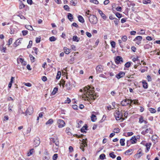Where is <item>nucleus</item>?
Masks as SVG:
<instances>
[{
	"label": "nucleus",
	"instance_id": "obj_64",
	"mask_svg": "<svg viewBox=\"0 0 160 160\" xmlns=\"http://www.w3.org/2000/svg\"><path fill=\"white\" fill-rule=\"evenodd\" d=\"M42 80L43 81L45 82L47 80V78L45 76H43L42 78Z\"/></svg>",
	"mask_w": 160,
	"mask_h": 160
},
{
	"label": "nucleus",
	"instance_id": "obj_58",
	"mask_svg": "<svg viewBox=\"0 0 160 160\" xmlns=\"http://www.w3.org/2000/svg\"><path fill=\"white\" fill-rule=\"evenodd\" d=\"M24 85L27 87H30L32 86V84L30 83H23Z\"/></svg>",
	"mask_w": 160,
	"mask_h": 160
},
{
	"label": "nucleus",
	"instance_id": "obj_13",
	"mask_svg": "<svg viewBox=\"0 0 160 160\" xmlns=\"http://www.w3.org/2000/svg\"><path fill=\"white\" fill-rule=\"evenodd\" d=\"M98 12L101 15L102 17L104 20H105L107 18L106 16L102 12L100 9L98 10Z\"/></svg>",
	"mask_w": 160,
	"mask_h": 160
},
{
	"label": "nucleus",
	"instance_id": "obj_48",
	"mask_svg": "<svg viewBox=\"0 0 160 160\" xmlns=\"http://www.w3.org/2000/svg\"><path fill=\"white\" fill-rule=\"evenodd\" d=\"M116 16L118 18H120L122 17V15L119 12H116Z\"/></svg>",
	"mask_w": 160,
	"mask_h": 160
},
{
	"label": "nucleus",
	"instance_id": "obj_61",
	"mask_svg": "<svg viewBox=\"0 0 160 160\" xmlns=\"http://www.w3.org/2000/svg\"><path fill=\"white\" fill-rule=\"evenodd\" d=\"M86 34L87 36L89 38H91L92 37V35L91 33L88 32H86Z\"/></svg>",
	"mask_w": 160,
	"mask_h": 160
},
{
	"label": "nucleus",
	"instance_id": "obj_50",
	"mask_svg": "<svg viewBox=\"0 0 160 160\" xmlns=\"http://www.w3.org/2000/svg\"><path fill=\"white\" fill-rule=\"evenodd\" d=\"M131 144H132V142L130 139L129 140H127V145L128 147H129Z\"/></svg>",
	"mask_w": 160,
	"mask_h": 160
},
{
	"label": "nucleus",
	"instance_id": "obj_42",
	"mask_svg": "<svg viewBox=\"0 0 160 160\" xmlns=\"http://www.w3.org/2000/svg\"><path fill=\"white\" fill-rule=\"evenodd\" d=\"M33 151H34L33 149H31L30 150L29 152L28 153V156H30L32 154V153L33 152Z\"/></svg>",
	"mask_w": 160,
	"mask_h": 160
},
{
	"label": "nucleus",
	"instance_id": "obj_55",
	"mask_svg": "<svg viewBox=\"0 0 160 160\" xmlns=\"http://www.w3.org/2000/svg\"><path fill=\"white\" fill-rule=\"evenodd\" d=\"M71 100L69 98H67V100H66L65 101V103H69L71 102Z\"/></svg>",
	"mask_w": 160,
	"mask_h": 160
},
{
	"label": "nucleus",
	"instance_id": "obj_11",
	"mask_svg": "<svg viewBox=\"0 0 160 160\" xmlns=\"http://www.w3.org/2000/svg\"><path fill=\"white\" fill-rule=\"evenodd\" d=\"M115 62L117 64H118L119 63H121L123 62V59L120 56H117L116 57L115 59Z\"/></svg>",
	"mask_w": 160,
	"mask_h": 160
},
{
	"label": "nucleus",
	"instance_id": "obj_35",
	"mask_svg": "<svg viewBox=\"0 0 160 160\" xmlns=\"http://www.w3.org/2000/svg\"><path fill=\"white\" fill-rule=\"evenodd\" d=\"M50 158V156L49 154H47L46 155H45L44 157V160H48Z\"/></svg>",
	"mask_w": 160,
	"mask_h": 160
},
{
	"label": "nucleus",
	"instance_id": "obj_59",
	"mask_svg": "<svg viewBox=\"0 0 160 160\" xmlns=\"http://www.w3.org/2000/svg\"><path fill=\"white\" fill-rule=\"evenodd\" d=\"M63 8L64 9L67 11H69V7L67 5H65L64 6Z\"/></svg>",
	"mask_w": 160,
	"mask_h": 160
},
{
	"label": "nucleus",
	"instance_id": "obj_53",
	"mask_svg": "<svg viewBox=\"0 0 160 160\" xmlns=\"http://www.w3.org/2000/svg\"><path fill=\"white\" fill-rule=\"evenodd\" d=\"M111 45L112 47L113 48H114L115 47V45H116V43H115V42H114V41H112L111 42Z\"/></svg>",
	"mask_w": 160,
	"mask_h": 160
},
{
	"label": "nucleus",
	"instance_id": "obj_21",
	"mask_svg": "<svg viewBox=\"0 0 160 160\" xmlns=\"http://www.w3.org/2000/svg\"><path fill=\"white\" fill-rule=\"evenodd\" d=\"M91 118L92 121L93 122H95L97 119L96 116L94 114H92Z\"/></svg>",
	"mask_w": 160,
	"mask_h": 160
},
{
	"label": "nucleus",
	"instance_id": "obj_39",
	"mask_svg": "<svg viewBox=\"0 0 160 160\" xmlns=\"http://www.w3.org/2000/svg\"><path fill=\"white\" fill-rule=\"evenodd\" d=\"M151 1L150 0H143L142 2L144 4H147L148 3H150Z\"/></svg>",
	"mask_w": 160,
	"mask_h": 160
},
{
	"label": "nucleus",
	"instance_id": "obj_15",
	"mask_svg": "<svg viewBox=\"0 0 160 160\" xmlns=\"http://www.w3.org/2000/svg\"><path fill=\"white\" fill-rule=\"evenodd\" d=\"M78 21L82 23H83L84 22V20L83 18L80 15H79L78 16Z\"/></svg>",
	"mask_w": 160,
	"mask_h": 160
},
{
	"label": "nucleus",
	"instance_id": "obj_27",
	"mask_svg": "<svg viewBox=\"0 0 160 160\" xmlns=\"http://www.w3.org/2000/svg\"><path fill=\"white\" fill-rule=\"evenodd\" d=\"M66 87L67 88L68 90H69L71 89V85L70 82H68L66 84Z\"/></svg>",
	"mask_w": 160,
	"mask_h": 160
},
{
	"label": "nucleus",
	"instance_id": "obj_41",
	"mask_svg": "<svg viewBox=\"0 0 160 160\" xmlns=\"http://www.w3.org/2000/svg\"><path fill=\"white\" fill-rule=\"evenodd\" d=\"M66 132L68 135L71 134V133L70 132V129L69 128H67L66 130Z\"/></svg>",
	"mask_w": 160,
	"mask_h": 160
},
{
	"label": "nucleus",
	"instance_id": "obj_12",
	"mask_svg": "<svg viewBox=\"0 0 160 160\" xmlns=\"http://www.w3.org/2000/svg\"><path fill=\"white\" fill-rule=\"evenodd\" d=\"M18 63H21L23 65H26L27 64L26 62H25L24 59L22 58H19L17 59Z\"/></svg>",
	"mask_w": 160,
	"mask_h": 160
},
{
	"label": "nucleus",
	"instance_id": "obj_8",
	"mask_svg": "<svg viewBox=\"0 0 160 160\" xmlns=\"http://www.w3.org/2000/svg\"><path fill=\"white\" fill-rule=\"evenodd\" d=\"M58 127L59 128L63 127L65 125V122L64 121L61 119H59L58 121Z\"/></svg>",
	"mask_w": 160,
	"mask_h": 160
},
{
	"label": "nucleus",
	"instance_id": "obj_44",
	"mask_svg": "<svg viewBox=\"0 0 160 160\" xmlns=\"http://www.w3.org/2000/svg\"><path fill=\"white\" fill-rule=\"evenodd\" d=\"M56 40V39L54 36H52L49 38V40L50 41H54Z\"/></svg>",
	"mask_w": 160,
	"mask_h": 160
},
{
	"label": "nucleus",
	"instance_id": "obj_32",
	"mask_svg": "<svg viewBox=\"0 0 160 160\" xmlns=\"http://www.w3.org/2000/svg\"><path fill=\"white\" fill-rule=\"evenodd\" d=\"M151 145V144L150 143H147L145 145L148 151H149Z\"/></svg>",
	"mask_w": 160,
	"mask_h": 160
},
{
	"label": "nucleus",
	"instance_id": "obj_36",
	"mask_svg": "<svg viewBox=\"0 0 160 160\" xmlns=\"http://www.w3.org/2000/svg\"><path fill=\"white\" fill-rule=\"evenodd\" d=\"M105 155L104 154H102L99 156V158L102 160H103L105 158Z\"/></svg>",
	"mask_w": 160,
	"mask_h": 160
},
{
	"label": "nucleus",
	"instance_id": "obj_51",
	"mask_svg": "<svg viewBox=\"0 0 160 160\" xmlns=\"http://www.w3.org/2000/svg\"><path fill=\"white\" fill-rule=\"evenodd\" d=\"M90 2L95 4H98L99 3L98 1L97 0H90Z\"/></svg>",
	"mask_w": 160,
	"mask_h": 160
},
{
	"label": "nucleus",
	"instance_id": "obj_33",
	"mask_svg": "<svg viewBox=\"0 0 160 160\" xmlns=\"http://www.w3.org/2000/svg\"><path fill=\"white\" fill-rule=\"evenodd\" d=\"M61 72L60 71H58L56 76V78L57 79H59L61 77Z\"/></svg>",
	"mask_w": 160,
	"mask_h": 160
},
{
	"label": "nucleus",
	"instance_id": "obj_10",
	"mask_svg": "<svg viewBox=\"0 0 160 160\" xmlns=\"http://www.w3.org/2000/svg\"><path fill=\"white\" fill-rule=\"evenodd\" d=\"M125 75V73L121 71L118 74L116 75L115 77L118 79H119L121 78L124 77Z\"/></svg>",
	"mask_w": 160,
	"mask_h": 160
},
{
	"label": "nucleus",
	"instance_id": "obj_49",
	"mask_svg": "<svg viewBox=\"0 0 160 160\" xmlns=\"http://www.w3.org/2000/svg\"><path fill=\"white\" fill-rule=\"evenodd\" d=\"M149 110L150 112H151L152 113H154L156 111L154 108H150L149 109Z\"/></svg>",
	"mask_w": 160,
	"mask_h": 160
},
{
	"label": "nucleus",
	"instance_id": "obj_57",
	"mask_svg": "<svg viewBox=\"0 0 160 160\" xmlns=\"http://www.w3.org/2000/svg\"><path fill=\"white\" fill-rule=\"evenodd\" d=\"M32 44V41H30L29 42V44L27 46L28 48H31Z\"/></svg>",
	"mask_w": 160,
	"mask_h": 160
},
{
	"label": "nucleus",
	"instance_id": "obj_56",
	"mask_svg": "<svg viewBox=\"0 0 160 160\" xmlns=\"http://www.w3.org/2000/svg\"><path fill=\"white\" fill-rule=\"evenodd\" d=\"M12 38H10L8 41V45L9 46L12 43Z\"/></svg>",
	"mask_w": 160,
	"mask_h": 160
},
{
	"label": "nucleus",
	"instance_id": "obj_14",
	"mask_svg": "<svg viewBox=\"0 0 160 160\" xmlns=\"http://www.w3.org/2000/svg\"><path fill=\"white\" fill-rule=\"evenodd\" d=\"M64 52L67 54H69L70 52L71 49L67 48L66 47H64L63 48Z\"/></svg>",
	"mask_w": 160,
	"mask_h": 160
},
{
	"label": "nucleus",
	"instance_id": "obj_17",
	"mask_svg": "<svg viewBox=\"0 0 160 160\" xmlns=\"http://www.w3.org/2000/svg\"><path fill=\"white\" fill-rule=\"evenodd\" d=\"M130 140L132 142V144L135 143L137 141V140L135 136L132 137Z\"/></svg>",
	"mask_w": 160,
	"mask_h": 160
},
{
	"label": "nucleus",
	"instance_id": "obj_31",
	"mask_svg": "<svg viewBox=\"0 0 160 160\" xmlns=\"http://www.w3.org/2000/svg\"><path fill=\"white\" fill-rule=\"evenodd\" d=\"M158 137L156 135H154L152 136V139L153 142H156L157 141Z\"/></svg>",
	"mask_w": 160,
	"mask_h": 160
},
{
	"label": "nucleus",
	"instance_id": "obj_43",
	"mask_svg": "<svg viewBox=\"0 0 160 160\" xmlns=\"http://www.w3.org/2000/svg\"><path fill=\"white\" fill-rule=\"evenodd\" d=\"M127 39V37L126 36H124L122 38V40L124 42H126Z\"/></svg>",
	"mask_w": 160,
	"mask_h": 160
},
{
	"label": "nucleus",
	"instance_id": "obj_6",
	"mask_svg": "<svg viewBox=\"0 0 160 160\" xmlns=\"http://www.w3.org/2000/svg\"><path fill=\"white\" fill-rule=\"evenodd\" d=\"M33 108L32 106H29L25 112L26 115H31L33 112Z\"/></svg>",
	"mask_w": 160,
	"mask_h": 160
},
{
	"label": "nucleus",
	"instance_id": "obj_18",
	"mask_svg": "<svg viewBox=\"0 0 160 160\" xmlns=\"http://www.w3.org/2000/svg\"><path fill=\"white\" fill-rule=\"evenodd\" d=\"M80 39V38H78L76 36H73V37L72 38L73 41H76L77 42H78L79 41Z\"/></svg>",
	"mask_w": 160,
	"mask_h": 160
},
{
	"label": "nucleus",
	"instance_id": "obj_60",
	"mask_svg": "<svg viewBox=\"0 0 160 160\" xmlns=\"http://www.w3.org/2000/svg\"><path fill=\"white\" fill-rule=\"evenodd\" d=\"M143 121V118L142 117H141L139 119V122L140 123H142Z\"/></svg>",
	"mask_w": 160,
	"mask_h": 160
},
{
	"label": "nucleus",
	"instance_id": "obj_54",
	"mask_svg": "<svg viewBox=\"0 0 160 160\" xmlns=\"http://www.w3.org/2000/svg\"><path fill=\"white\" fill-rule=\"evenodd\" d=\"M28 32L27 30H23L22 31V33L23 36H25L28 34Z\"/></svg>",
	"mask_w": 160,
	"mask_h": 160
},
{
	"label": "nucleus",
	"instance_id": "obj_23",
	"mask_svg": "<svg viewBox=\"0 0 160 160\" xmlns=\"http://www.w3.org/2000/svg\"><path fill=\"white\" fill-rule=\"evenodd\" d=\"M68 19L71 22L72 21L73 19L72 15L70 13H68Z\"/></svg>",
	"mask_w": 160,
	"mask_h": 160
},
{
	"label": "nucleus",
	"instance_id": "obj_30",
	"mask_svg": "<svg viewBox=\"0 0 160 160\" xmlns=\"http://www.w3.org/2000/svg\"><path fill=\"white\" fill-rule=\"evenodd\" d=\"M146 132L147 133H149L150 134H152L153 133L152 130L151 129V128H149L147 129L146 130Z\"/></svg>",
	"mask_w": 160,
	"mask_h": 160
},
{
	"label": "nucleus",
	"instance_id": "obj_63",
	"mask_svg": "<svg viewBox=\"0 0 160 160\" xmlns=\"http://www.w3.org/2000/svg\"><path fill=\"white\" fill-rule=\"evenodd\" d=\"M82 121H79L78 122V126H77V127L78 128H80V125L82 124Z\"/></svg>",
	"mask_w": 160,
	"mask_h": 160
},
{
	"label": "nucleus",
	"instance_id": "obj_37",
	"mask_svg": "<svg viewBox=\"0 0 160 160\" xmlns=\"http://www.w3.org/2000/svg\"><path fill=\"white\" fill-rule=\"evenodd\" d=\"M109 155L110 157L112 158H114L116 157V155L114 154V152H112L109 154Z\"/></svg>",
	"mask_w": 160,
	"mask_h": 160
},
{
	"label": "nucleus",
	"instance_id": "obj_26",
	"mask_svg": "<svg viewBox=\"0 0 160 160\" xmlns=\"http://www.w3.org/2000/svg\"><path fill=\"white\" fill-rule=\"evenodd\" d=\"M53 122V121L52 119H49L46 123V125H51L52 124Z\"/></svg>",
	"mask_w": 160,
	"mask_h": 160
},
{
	"label": "nucleus",
	"instance_id": "obj_25",
	"mask_svg": "<svg viewBox=\"0 0 160 160\" xmlns=\"http://www.w3.org/2000/svg\"><path fill=\"white\" fill-rule=\"evenodd\" d=\"M125 139L124 138H122L120 139V143L121 145L122 146H124L125 145Z\"/></svg>",
	"mask_w": 160,
	"mask_h": 160
},
{
	"label": "nucleus",
	"instance_id": "obj_47",
	"mask_svg": "<svg viewBox=\"0 0 160 160\" xmlns=\"http://www.w3.org/2000/svg\"><path fill=\"white\" fill-rule=\"evenodd\" d=\"M58 154H54L52 157V159L53 160H56L58 158Z\"/></svg>",
	"mask_w": 160,
	"mask_h": 160
},
{
	"label": "nucleus",
	"instance_id": "obj_1",
	"mask_svg": "<svg viewBox=\"0 0 160 160\" xmlns=\"http://www.w3.org/2000/svg\"><path fill=\"white\" fill-rule=\"evenodd\" d=\"M93 88L90 87L89 86L85 87L83 90L80 89V91L83 92L84 93L82 95V99L84 100H87L91 103L92 100H95L97 97L96 95H93L94 91L93 90Z\"/></svg>",
	"mask_w": 160,
	"mask_h": 160
},
{
	"label": "nucleus",
	"instance_id": "obj_4",
	"mask_svg": "<svg viewBox=\"0 0 160 160\" xmlns=\"http://www.w3.org/2000/svg\"><path fill=\"white\" fill-rule=\"evenodd\" d=\"M114 116L117 120H119L122 119L123 121L124 119L122 118L123 115L121 112L118 110H116L114 113Z\"/></svg>",
	"mask_w": 160,
	"mask_h": 160
},
{
	"label": "nucleus",
	"instance_id": "obj_20",
	"mask_svg": "<svg viewBox=\"0 0 160 160\" xmlns=\"http://www.w3.org/2000/svg\"><path fill=\"white\" fill-rule=\"evenodd\" d=\"M143 153L141 152H139L138 153L136 154L135 156L136 157L138 158H139L140 157L143 155Z\"/></svg>",
	"mask_w": 160,
	"mask_h": 160
},
{
	"label": "nucleus",
	"instance_id": "obj_34",
	"mask_svg": "<svg viewBox=\"0 0 160 160\" xmlns=\"http://www.w3.org/2000/svg\"><path fill=\"white\" fill-rule=\"evenodd\" d=\"M87 127L86 126H83L82 128L81 129V132L82 133H85L86 132L85 131V130H87Z\"/></svg>",
	"mask_w": 160,
	"mask_h": 160
},
{
	"label": "nucleus",
	"instance_id": "obj_19",
	"mask_svg": "<svg viewBox=\"0 0 160 160\" xmlns=\"http://www.w3.org/2000/svg\"><path fill=\"white\" fill-rule=\"evenodd\" d=\"M142 39V37L141 36H138L136 37V38L133 40L134 41H141Z\"/></svg>",
	"mask_w": 160,
	"mask_h": 160
},
{
	"label": "nucleus",
	"instance_id": "obj_28",
	"mask_svg": "<svg viewBox=\"0 0 160 160\" xmlns=\"http://www.w3.org/2000/svg\"><path fill=\"white\" fill-rule=\"evenodd\" d=\"M70 3L72 5L75 6L77 4V0H72L70 1Z\"/></svg>",
	"mask_w": 160,
	"mask_h": 160
},
{
	"label": "nucleus",
	"instance_id": "obj_52",
	"mask_svg": "<svg viewBox=\"0 0 160 160\" xmlns=\"http://www.w3.org/2000/svg\"><path fill=\"white\" fill-rule=\"evenodd\" d=\"M25 7V5L21 3L19 5V7L20 9H22Z\"/></svg>",
	"mask_w": 160,
	"mask_h": 160
},
{
	"label": "nucleus",
	"instance_id": "obj_3",
	"mask_svg": "<svg viewBox=\"0 0 160 160\" xmlns=\"http://www.w3.org/2000/svg\"><path fill=\"white\" fill-rule=\"evenodd\" d=\"M50 140L53 143H54L57 146V147L55 148L56 149L55 151L57 152L59 146V142L58 137L56 136L54 138H50Z\"/></svg>",
	"mask_w": 160,
	"mask_h": 160
},
{
	"label": "nucleus",
	"instance_id": "obj_9",
	"mask_svg": "<svg viewBox=\"0 0 160 160\" xmlns=\"http://www.w3.org/2000/svg\"><path fill=\"white\" fill-rule=\"evenodd\" d=\"M40 142L39 138L38 137L36 138L34 141V145L35 147H37L39 145Z\"/></svg>",
	"mask_w": 160,
	"mask_h": 160
},
{
	"label": "nucleus",
	"instance_id": "obj_38",
	"mask_svg": "<svg viewBox=\"0 0 160 160\" xmlns=\"http://www.w3.org/2000/svg\"><path fill=\"white\" fill-rule=\"evenodd\" d=\"M29 57L30 58V60L32 62H34V61L35 58L32 55H29Z\"/></svg>",
	"mask_w": 160,
	"mask_h": 160
},
{
	"label": "nucleus",
	"instance_id": "obj_16",
	"mask_svg": "<svg viewBox=\"0 0 160 160\" xmlns=\"http://www.w3.org/2000/svg\"><path fill=\"white\" fill-rule=\"evenodd\" d=\"M87 145L86 142L85 141L83 142V143H82V145H81L80 147V148L81 149H82V150L84 152V149L83 148L84 147H85Z\"/></svg>",
	"mask_w": 160,
	"mask_h": 160
},
{
	"label": "nucleus",
	"instance_id": "obj_2",
	"mask_svg": "<svg viewBox=\"0 0 160 160\" xmlns=\"http://www.w3.org/2000/svg\"><path fill=\"white\" fill-rule=\"evenodd\" d=\"M88 18H89V21L91 24L95 25L97 23L98 18L95 15L90 14V16Z\"/></svg>",
	"mask_w": 160,
	"mask_h": 160
},
{
	"label": "nucleus",
	"instance_id": "obj_46",
	"mask_svg": "<svg viewBox=\"0 0 160 160\" xmlns=\"http://www.w3.org/2000/svg\"><path fill=\"white\" fill-rule=\"evenodd\" d=\"M113 132L114 133H118L120 132V129L118 128H115L113 131Z\"/></svg>",
	"mask_w": 160,
	"mask_h": 160
},
{
	"label": "nucleus",
	"instance_id": "obj_29",
	"mask_svg": "<svg viewBox=\"0 0 160 160\" xmlns=\"http://www.w3.org/2000/svg\"><path fill=\"white\" fill-rule=\"evenodd\" d=\"M58 89L57 88L55 87V88L53 91L52 92V94L53 95H55L58 91Z\"/></svg>",
	"mask_w": 160,
	"mask_h": 160
},
{
	"label": "nucleus",
	"instance_id": "obj_24",
	"mask_svg": "<svg viewBox=\"0 0 160 160\" xmlns=\"http://www.w3.org/2000/svg\"><path fill=\"white\" fill-rule=\"evenodd\" d=\"M25 27L26 28L28 29V30L30 31H32L33 30V29L32 26L30 25H26Z\"/></svg>",
	"mask_w": 160,
	"mask_h": 160
},
{
	"label": "nucleus",
	"instance_id": "obj_45",
	"mask_svg": "<svg viewBox=\"0 0 160 160\" xmlns=\"http://www.w3.org/2000/svg\"><path fill=\"white\" fill-rule=\"evenodd\" d=\"M131 65L130 62H128L125 64V66L126 68H129L130 67Z\"/></svg>",
	"mask_w": 160,
	"mask_h": 160
},
{
	"label": "nucleus",
	"instance_id": "obj_7",
	"mask_svg": "<svg viewBox=\"0 0 160 160\" xmlns=\"http://www.w3.org/2000/svg\"><path fill=\"white\" fill-rule=\"evenodd\" d=\"M96 70L98 74L102 72L103 70L102 66L100 65H98L96 67Z\"/></svg>",
	"mask_w": 160,
	"mask_h": 160
},
{
	"label": "nucleus",
	"instance_id": "obj_22",
	"mask_svg": "<svg viewBox=\"0 0 160 160\" xmlns=\"http://www.w3.org/2000/svg\"><path fill=\"white\" fill-rule=\"evenodd\" d=\"M142 83L143 84V86L145 88H148V85L147 83L145 81H143L142 82Z\"/></svg>",
	"mask_w": 160,
	"mask_h": 160
},
{
	"label": "nucleus",
	"instance_id": "obj_62",
	"mask_svg": "<svg viewBox=\"0 0 160 160\" xmlns=\"http://www.w3.org/2000/svg\"><path fill=\"white\" fill-rule=\"evenodd\" d=\"M147 80H148V82L151 81L152 80L151 78L149 75L147 76Z\"/></svg>",
	"mask_w": 160,
	"mask_h": 160
},
{
	"label": "nucleus",
	"instance_id": "obj_5",
	"mask_svg": "<svg viewBox=\"0 0 160 160\" xmlns=\"http://www.w3.org/2000/svg\"><path fill=\"white\" fill-rule=\"evenodd\" d=\"M132 101H133L131 99H126L121 102V104L123 106H126L128 105H131V104Z\"/></svg>",
	"mask_w": 160,
	"mask_h": 160
},
{
	"label": "nucleus",
	"instance_id": "obj_40",
	"mask_svg": "<svg viewBox=\"0 0 160 160\" xmlns=\"http://www.w3.org/2000/svg\"><path fill=\"white\" fill-rule=\"evenodd\" d=\"M114 23L116 26H117L118 24V23L119 22V20L115 18L114 20Z\"/></svg>",
	"mask_w": 160,
	"mask_h": 160
}]
</instances>
